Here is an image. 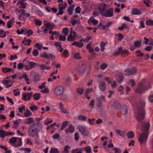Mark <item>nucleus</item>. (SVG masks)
Wrapping results in <instances>:
<instances>
[{"label": "nucleus", "instance_id": "nucleus-39", "mask_svg": "<svg viewBox=\"0 0 153 153\" xmlns=\"http://www.w3.org/2000/svg\"><path fill=\"white\" fill-rule=\"evenodd\" d=\"M122 49H123L122 47L119 48L118 51L115 52L114 53V55L115 56H117L120 54H121V51H122Z\"/></svg>", "mask_w": 153, "mask_h": 153}, {"label": "nucleus", "instance_id": "nucleus-27", "mask_svg": "<svg viewBox=\"0 0 153 153\" xmlns=\"http://www.w3.org/2000/svg\"><path fill=\"white\" fill-rule=\"evenodd\" d=\"M17 5H20V7L21 8L24 9L26 7V4L23 1H19L17 4Z\"/></svg>", "mask_w": 153, "mask_h": 153}, {"label": "nucleus", "instance_id": "nucleus-60", "mask_svg": "<svg viewBox=\"0 0 153 153\" xmlns=\"http://www.w3.org/2000/svg\"><path fill=\"white\" fill-rule=\"evenodd\" d=\"M35 63L33 62H30L29 64L30 65V69L33 68L35 65Z\"/></svg>", "mask_w": 153, "mask_h": 153}, {"label": "nucleus", "instance_id": "nucleus-13", "mask_svg": "<svg viewBox=\"0 0 153 153\" xmlns=\"http://www.w3.org/2000/svg\"><path fill=\"white\" fill-rule=\"evenodd\" d=\"M106 4L104 3L100 4L98 7V9L101 15L105 11Z\"/></svg>", "mask_w": 153, "mask_h": 153}, {"label": "nucleus", "instance_id": "nucleus-38", "mask_svg": "<svg viewBox=\"0 0 153 153\" xmlns=\"http://www.w3.org/2000/svg\"><path fill=\"white\" fill-rule=\"evenodd\" d=\"M106 44V43H104V42H102L100 43V45L101 51L103 52L104 51V47Z\"/></svg>", "mask_w": 153, "mask_h": 153}, {"label": "nucleus", "instance_id": "nucleus-61", "mask_svg": "<svg viewBox=\"0 0 153 153\" xmlns=\"http://www.w3.org/2000/svg\"><path fill=\"white\" fill-rule=\"evenodd\" d=\"M140 26L142 28H144L145 26L144 25V19H143V20L140 21Z\"/></svg>", "mask_w": 153, "mask_h": 153}, {"label": "nucleus", "instance_id": "nucleus-29", "mask_svg": "<svg viewBox=\"0 0 153 153\" xmlns=\"http://www.w3.org/2000/svg\"><path fill=\"white\" fill-rule=\"evenodd\" d=\"M74 5H72L70 6L68 8V13L69 15H71L73 13V11L74 8Z\"/></svg>", "mask_w": 153, "mask_h": 153}, {"label": "nucleus", "instance_id": "nucleus-17", "mask_svg": "<svg viewBox=\"0 0 153 153\" xmlns=\"http://www.w3.org/2000/svg\"><path fill=\"white\" fill-rule=\"evenodd\" d=\"M120 112L123 115H126L128 112V109L127 107L125 105H123L121 108Z\"/></svg>", "mask_w": 153, "mask_h": 153}, {"label": "nucleus", "instance_id": "nucleus-36", "mask_svg": "<svg viewBox=\"0 0 153 153\" xmlns=\"http://www.w3.org/2000/svg\"><path fill=\"white\" fill-rule=\"evenodd\" d=\"M27 124L30 125L32 123H34V121L33 118L31 117H30L27 119Z\"/></svg>", "mask_w": 153, "mask_h": 153}, {"label": "nucleus", "instance_id": "nucleus-16", "mask_svg": "<svg viewBox=\"0 0 153 153\" xmlns=\"http://www.w3.org/2000/svg\"><path fill=\"white\" fill-rule=\"evenodd\" d=\"M1 83L5 85L7 88H8L13 85V82L10 80H2Z\"/></svg>", "mask_w": 153, "mask_h": 153}, {"label": "nucleus", "instance_id": "nucleus-3", "mask_svg": "<svg viewBox=\"0 0 153 153\" xmlns=\"http://www.w3.org/2000/svg\"><path fill=\"white\" fill-rule=\"evenodd\" d=\"M144 82H140L137 88L135 90V92L138 93H142L151 88L150 84L148 82L147 83L146 86H144Z\"/></svg>", "mask_w": 153, "mask_h": 153}, {"label": "nucleus", "instance_id": "nucleus-56", "mask_svg": "<svg viewBox=\"0 0 153 153\" xmlns=\"http://www.w3.org/2000/svg\"><path fill=\"white\" fill-rule=\"evenodd\" d=\"M113 150L115 151L114 153H121V150L119 148H114L113 149Z\"/></svg>", "mask_w": 153, "mask_h": 153}, {"label": "nucleus", "instance_id": "nucleus-14", "mask_svg": "<svg viewBox=\"0 0 153 153\" xmlns=\"http://www.w3.org/2000/svg\"><path fill=\"white\" fill-rule=\"evenodd\" d=\"M32 95V92L30 93H25L22 95V100H29L30 99L31 96Z\"/></svg>", "mask_w": 153, "mask_h": 153}, {"label": "nucleus", "instance_id": "nucleus-26", "mask_svg": "<svg viewBox=\"0 0 153 153\" xmlns=\"http://www.w3.org/2000/svg\"><path fill=\"white\" fill-rule=\"evenodd\" d=\"M2 71L4 73H7L11 71H12L13 73L14 72L13 68L10 69L6 67L2 68Z\"/></svg>", "mask_w": 153, "mask_h": 153}, {"label": "nucleus", "instance_id": "nucleus-41", "mask_svg": "<svg viewBox=\"0 0 153 153\" xmlns=\"http://www.w3.org/2000/svg\"><path fill=\"white\" fill-rule=\"evenodd\" d=\"M41 95L39 93H36L33 95V98L34 100H38L40 97Z\"/></svg>", "mask_w": 153, "mask_h": 153}, {"label": "nucleus", "instance_id": "nucleus-30", "mask_svg": "<svg viewBox=\"0 0 153 153\" xmlns=\"http://www.w3.org/2000/svg\"><path fill=\"white\" fill-rule=\"evenodd\" d=\"M127 135L128 138L132 139L134 137V135L132 131H129L127 134Z\"/></svg>", "mask_w": 153, "mask_h": 153}, {"label": "nucleus", "instance_id": "nucleus-50", "mask_svg": "<svg viewBox=\"0 0 153 153\" xmlns=\"http://www.w3.org/2000/svg\"><path fill=\"white\" fill-rule=\"evenodd\" d=\"M35 25L38 26H40L42 24V22L39 19L35 20Z\"/></svg>", "mask_w": 153, "mask_h": 153}, {"label": "nucleus", "instance_id": "nucleus-49", "mask_svg": "<svg viewBox=\"0 0 153 153\" xmlns=\"http://www.w3.org/2000/svg\"><path fill=\"white\" fill-rule=\"evenodd\" d=\"M45 25L47 27H49L51 29H52L54 28V25L49 22L46 23L45 24Z\"/></svg>", "mask_w": 153, "mask_h": 153}, {"label": "nucleus", "instance_id": "nucleus-64", "mask_svg": "<svg viewBox=\"0 0 153 153\" xmlns=\"http://www.w3.org/2000/svg\"><path fill=\"white\" fill-rule=\"evenodd\" d=\"M148 100L151 102H153V95H149L148 99Z\"/></svg>", "mask_w": 153, "mask_h": 153}, {"label": "nucleus", "instance_id": "nucleus-45", "mask_svg": "<svg viewBox=\"0 0 153 153\" xmlns=\"http://www.w3.org/2000/svg\"><path fill=\"white\" fill-rule=\"evenodd\" d=\"M146 24L148 25H153V20L148 19L146 21Z\"/></svg>", "mask_w": 153, "mask_h": 153}, {"label": "nucleus", "instance_id": "nucleus-4", "mask_svg": "<svg viewBox=\"0 0 153 153\" xmlns=\"http://www.w3.org/2000/svg\"><path fill=\"white\" fill-rule=\"evenodd\" d=\"M86 64L84 61L81 60L78 63L76 70L78 73L80 74L84 73L86 71Z\"/></svg>", "mask_w": 153, "mask_h": 153}, {"label": "nucleus", "instance_id": "nucleus-22", "mask_svg": "<svg viewBox=\"0 0 153 153\" xmlns=\"http://www.w3.org/2000/svg\"><path fill=\"white\" fill-rule=\"evenodd\" d=\"M99 88L101 91H104L106 89V86L104 82H101L99 85Z\"/></svg>", "mask_w": 153, "mask_h": 153}, {"label": "nucleus", "instance_id": "nucleus-31", "mask_svg": "<svg viewBox=\"0 0 153 153\" xmlns=\"http://www.w3.org/2000/svg\"><path fill=\"white\" fill-rule=\"evenodd\" d=\"M142 40H139L138 41H135L134 43V45L135 47L139 48L141 46Z\"/></svg>", "mask_w": 153, "mask_h": 153}, {"label": "nucleus", "instance_id": "nucleus-1", "mask_svg": "<svg viewBox=\"0 0 153 153\" xmlns=\"http://www.w3.org/2000/svg\"><path fill=\"white\" fill-rule=\"evenodd\" d=\"M142 126V130L143 133L141 134L138 138V140L141 145L146 143L147 138L149 133V128L150 127L149 122H147L143 123H139L138 128H140L139 126Z\"/></svg>", "mask_w": 153, "mask_h": 153}, {"label": "nucleus", "instance_id": "nucleus-35", "mask_svg": "<svg viewBox=\"0 0 153 153\" xmlns=\"http://www.w3.org/2000/svg\"><path fill=\"white\" fill-rule=\"evenodd\" d=\"M68 124V121H64L62 123V125L61 126V130H63L66 127Z\"/></svg>", "mask_w": 153, "mask_h": 153}, {"label": "nucleus", "instance_id": "nucleus-2", "mask_svg": "<svg viewBox=\"0 0 153 153\" xmlns=\"http://www.w3.org/2000/svg\"><path fill=\"white\" fill-rule=\"evenodd\" d=\"M42 128V124L37 122L30 126L27 131V134L29 136L32 137H38L39 133Z\"/></svg>", "mask_w": 153, "mask_h": 153}, {"label": "nucleus", "instance_id": "nucleus-10", "mask_svg": "<svg viewBox=\"0 0 153 153\" xmlns=\"http://www.w3.org/2000/svg\"><path fill=\"white\" fill-rule=\"evenodd\" d=\"M40 56L41 57L50 59H53L55 58V56L52 53H49L48 54H47L45 52H44L42 53L41 54Z\"/></svg>", "mask_w": 153, "mask_h": 153}, {"label": "nucleus", "instance_id": "nucleus-12", "mask_svg": "<svg viewBox=\"0 0 153 153\" xmlns=\"http://www.w3.org/2000/svg\"><path fill=\"white\" fill-rule=\"evenodd\" d=\"M13 132H6L5 131L1 129L0 130V137L4 138L5 136L9 135L13 136Z\"/></svg>", "mask_w": 153, "mask_h": 153}, {"label": "nucleus", "instance_id": "nucleus-47", "mask_svg": "<svg viewBox=\"0 0 153 153\" xmlns=\"http://www.w3.org/2000/svg\"><path fill=\"white\" fill-rule=\"evenodd\" d=\"M6 36V33L4 32L3 30H0V37H4Z\"/></svg>", "mask_w": 153, "mask_h": 153}, {"label": "nucleus", "instance_id": "nucleus-18", "mask_svg": "<svg viewBox=\"0 0 153 153\" xmlns=\"http://www.w3.org/2000/svg\"><path fill=\"white\" fill-rule=\"evenodd\" d=\"M73 35L71 34H69L67 37V40L68 41H73L75 40V37L76 36V33L75 32H73Z\"/></svg>", "mask_w": 153, "mask_h": 153}, {"label": "nucleus", "instance_id": "nucleus-23", "mask_svg": "<svg viewBox=\"0 0 153 153\" xmlns=\"http://www.w3.org/2000/svg\"><path fill=\"white\" fill-rule=\"evenodd\" d=\"M141 13L140 10L134 8L132 10L131 13L133 15H140Z\"/></svg>", "mask_w": 153, "mask_h": 153}, {"label": "nucleus", "instance_id": "nucleus-58", "mask_svg": "<svg viewBox=\"0 0 153 153\" xmlns=\"http://www.w3.org/2000/svg\"><path fill=\"white\" fill-rule=\"evenodd\" d=\"M13 122L14 125L18 126V125L21 123V120L20 119H18L15 121H13Z\"/></svg>", "mask_w": 153, "mask_h": 153}, {"label": "nucleus", "instance_id": "nucleus-20", "mask_svg": "<svg viewBox=\"0 0 153 153\" xmlns=\"http://www.w3.org/2000/svg\"><path fill=\"white\" fill-rule=\"evenodd\" d=\"M14 23V18H12L10 20L8 21L7 23V27L9 28H11L12 27V25Z\"/></svg>", "mask_w": 153, "mask_h": 153}, {"label": "nucleus", "instance_id": "nucleus-40", "mask_svg": "<svg viewBox=\"0 0 153 153\" xmlns=\"http://www.w3.org/2000/svg\"><path fill=\"white\" fill-rule=\"evenodd\" d=\"M69 30L68 28L67 27L64 28L63 29L62 33L65 35V36L68 35Z\"/></svg>", "mask_w": 153, "mask_h": 153}, {"label": "nucleus", "instance_id": "nucleus-34", "mask_svg": "<svg viewBox=\"0 0 153 153\" xmlns=\"http://www.w3.org/2000/svg\"><path fill=\"white\" fill-rule=\"evenodd\" d=\"M78 119L80 120L85 121L86 120L87 117L85 116L81 115L78 116Z\"/></svg>", "mask_w": 153, "mask_h": 153}, {"label": "nucleus", "instance_id": "nucleus-15", "mask_svg": "<svg viewBox=\"0 0 153 153\" xmlns=\"http://www.w3.org/2000/svg\"><path fill=\"white\" fill-rule=\"evenodd\" d=\"M125 75L126 76H129L136 73L137 71L134 68H133L131 70L127 69L125 71Z\"/></svg>", "mask_w": 153, "mask_h": 153}, {"label": "nucleus", "instance_id": "nucleus-52", "mask_svg": "<svg viewBox=\"0 0 153 153\" xmlns=\"http://www.w3.org/2000/svg\"><path fill=\"white\" fill-rule=\"evenodd\" d=\"M98 103L97 104V106L99 108H100L101 107L102 104V102L101 100L99 98L97 99Z\"/></svg>", "mask_w": 153, "mask_h": 153}, {"label": "nucleus", "instance_id": "nucleus-55", "mask_svg": "<svg viewBox=\"0 0 153 153\" xmlns=\"http://www.w3.org/2000/svg\"><path fill=\"white\" fill-rule=\"evenodd\" d=\"M108 67L107 65L105 63H103L100 66V68L102 70H104L106 68Z\"/></svg>", "mask_w": 153, "mask_h": 153}, {"label": "nucleus", "instance_id": "nucleus-54", "mask_svg": "<svg viewBox=\"0 0 153 153\" xmlns=\"http://www.w3.org/2000/svg\"><path fill=\"white\" fill-rule=\"evenodd\" d=\"M58 150L57 149H51L50 150V153H59Z\"/></svg>", "mask_w": 153, "mask_h": 153}, {"label": "nucleus", "instance_id": "nucleus-33", "mask_svg": "<svg viewBox=\"0 0 153 153\" xmlns=\"http://www.w3.org/2000/svg\"><path fill=\"white\" fill-rule=\"evenodd\" d=\"M83 150L81 149L82 151L83 150L86 152L87 153H90L91 152V149L90 146L85 147L83 148Z\"/></svg>", "mask_w": 153, "mask_h": 153}, {"label": "nucleus", "instance_id": "nucleus-51", "mask_svg": "<svg viewBox=\"0 0 153 153\" xmlns=\"http://www.w3.org/2000/svg\"><path fill=\"white\" fill-rule=\"evenodd\" d=\"M65 36H62V35H60L59 37V40L60 41H65L66 40Z\"/></svg>", "mask_w": 153, "mask_h": 153}, {"label": "nucleus", "instance_id": "nucleus-42", "mask_svg": "<svg viewBox=\"0 0 153 153\" xmlns=\"http://www.w3.org/2000/svg\"><path fill=\"white\" fill-rule=\"evenodd\" d=\"M31 114L30 111L27 109L26 110V112L24 113V115L25 117H27L30 116Z\"/></svg>", "mask_w": 153, "mask_h": 153}, {"label": "nucleus", "instance_id": "nucleus-48", "mask_svg": "<svg viewBox=\"0 0 153 153\" xmlns=\"http://www.w3.org/2000/svg\"><path fill=\"white\" fill-rule=\"evenodd\" d=\"M16 141V138L13 137L10 139L9 143H14Z\"/></svg>", "mask_w": 153, "mask_h": 153}, {"label": "nucleus", "instance_id": "nucleus-5", "mask_svg": "<svg viewBox=\"0 0 153 153\" xmlns=\"http://www.w3.org/2000/svg\"><path fill=\"white\" fill-rule=\"evenodd\" d=\"M145 110L143 109H138L137 113L136 116V118L138 121H140L143 120L145 115Z\"/></svg>", "mask_w": 153, "mask_h": 153}, {"label": "nucleus", "instance_id": "nucleus-24", "mask_svg": "<svg viewBox=\"0 0 153 153\" xmlns=\"http://www.w3.org/2000/svg\"><path fill=\"white\" fill-rule=\"evenodd\" d=\"M72 45H75L79 48H82L83 46V44L82 43H79L75 41L72 43Z\"/></svg>", "mask_w": 153, "mask_h": 153}, {"label": "nucleus", "instance_id": "nucleus-8", "mask_svg": "<svg viewBox=\"0 0 153 153\" xmlns=\"http://www.w3.org/2000/svg\"><path fill=\"white\" fill-rule=\"evenodd\" d=\"M102 15L106 17H111L114 16V9L111 8L105 10Z\"/></svg>", "mask_w": 153, "mask_h": 153}, {"label": "nucleus", "instance_id": "nucleus-6", "mask_svg": "<svg viewBox=\"0 0 153 153\" xmlns=\"http://www.w3.org/2000/svg\"><path fill=\"white\" fill-rule=\"evenodd\" d=\"M65 91L64 87L62 86H57L55 88L54 94L56 96L62 95L63 94Z\"/></svg>", "mask_w": 153, "mask_h": 153}, {"label": "nucleus", "instance_id": "nucleus-9", "mask_svg": "<svg viewBox=\"0 0 153 153\" xmlns=\"http://www.w3.org/2000/svg\"><path fill=\"white\" fill-rule=\"evenodd\" d=\"M30 76L33 77V80L35 82H36L39 80V74L35 72L31 71L30 74Z\"/></svg>", "mask_w": 153, "mask_h": 153}, {"label": "nucleus", "instance_id": "nucleus-63", "mask_svg": "<svg viewBox=\"0 0 153 153\" xmlns=\"http://www.w3.org/2000/svg\"><path fill=\"white\" fill-rule=\"evenodd\" d=\"M62 9L61 8H60L59 9V12L57 13L56 14L57 16H59V15H62L63 13V11Z\"/></svg>", "mask_w": 153, "mask_h": 153}, {"label": "nucleus", "instance_id": "nucleus-32", "mask_svg": "<svg viewBox=\"0 0 153 153\" xmlns=\"http://www.w3.org/2000/svg\"><path fill=\"white\" fill-rule=\"evenodd\" d=\"M70 149V147L69 146L66 145L65 146L64 150L62 151V153H69V150Z\"/></svg>", "mask_w": 153, "mask_h": 153}, {"label": "nucleus", "instance_id": "nucleus-7", "mask_svg": "<svg viewBox=\"0 0 153 153\" xmlns=\"http://www.w3.org/2000/svg\"><path fill=\"white\" fill-rule=\"evenodd\" d=\"M78 128L82 134L85 136H88L89 135V131L85 126L79 125L78 126Z\"/></svg>", "mask_w": 153, "mask_h": 153}, {"label": "nucleus", "instance_id": "nucleus-25", "mask_svg": "<svg viewBox=\"0 0 153 153\" xmlns=\"http://www.w3.org/2000/svg\"><path fill=\"white\" fill-rule=\"evenodd\" d=\"M115 132L117 134L119 135L122 137H123L125 136V131H122L119 129H116Z\"/></svg>", "mask_w": 153, "mask_h": 153}, {"label": "nucleus", "instance_id": "nucleus-11", "mask_svg": "<svg viewBox=\"0 0 153 153\" xmlns=\"http://www.w3.org/2000/svg\"><path fill=\"white\" fill-rule=\"evenodd\" d=\"M111 104L112 106L116 109H118L120 108V105L119 101L116 99L112 100L111 101Z\"/></svg>", "mask_w": 153, "mask_h": 153}, {"label": "nucleus", "instance_id": "nucleus-43", "mask_svg": "<svg viewBox=\"0 0 153 153\" xmlns=\"http://www.w3.org/2000/svg\"><path fill=\"white\" fill-rule=\"evenodd\" d=\"M18 139H19L18 143L17 144H15L14 145V146L15 148L19 147L22 145V138H19Z\"/></svg>", "mask_w": 153, "mask_h": 153}, {"label": "nucleus", "instance_id": "nucleus-57", "mask_svg": "<svg viewBox=\"0 0 153 153\" xmlns=\"http://www.w3.org/2000/svg\"><path fill=\"white\" fill-rule=\"evenodd\" d=\"M13 93L14 95L15 96H17L19 95L20 94V92L19 91L18 89H17L16 90H14L13 91Z\"/></svg>", "mask_w": 153, "mask_h": 153}, {"label": "nucleus", "instance_id": "nucleus-19", "mask_svg": "<svg viewBox=\"0 0 153 153\" xmlns=\"http://www.w3.org/2000/svg\"><path fill=\"white\" fill-rule=\"evenodd\" d=\"M138 104L139 106L141 108H139V109H143L145 110L144 108L146 105V102L144 100H140L138 102Z\"/></svg>", "mask_w": 153, "mask_h": 153}, {"label": "nucleus", "instance_id": "nucleus-37", "mask_svg": "<svg viewBox=\"0 0 153 153\" xmlns=\"http://www.w3.org/2000/svg\"><path fill=\"white\" fill-rule=\"evenodd\" d=\"M76 91L78 94L81 95L83 93L84 89L82 88H79L76 89Z\"/></svg>", "mask_w": 153, "mask_h": 153}, {"label": "nucleus", "instance_id": "nucleus-21", "mask_svg": "<svg viewBox=\"0 0 153 153\" xmlns=\"http://www.w3.org/2000/svg\"><path fill=\"white\" fill-rule=\"evenodd\" d=\"M123 75L121 74H119L117 75L116 79L119 82H121L123 79Z\"/></svg>", "mask_w": 153, "mask_h": 153}, {"label": "nucleus", "instance_id": "nucleus-53", "mask_svg": "<svg viewBox=\"0 0 153 153\" xmlns=\"http://www.w3.org/2000/svg\"><path fill=\"white\" fill-rule=\"evenodd\" d=\"M50 34H52L53 36V35H56L57 36L59 35V31H53L52 30H51L49 32Z\"/></svg>", "mask_w": 153, "mask_h": 153}, {"label": "nucleus", "instance_id": "nucleus-28", "mask_svg": "<svg viewBox=\"0 0 153 153\" xmlns=\"http://www.w3.org/2000/svg\"><path fill=\"white\" fill-rule=\"evenodd\" d=\"M40 68L42 70H43L45 69L47 70H49L51 68L50 66H47L44 64H41L40 65Z\"/></svg>", "mask_w": 153, "mask_h": 153}, {"label": "nucleus", "instance_id": "nucleus-46", "mask_svg": "<svg viewBox=\"0 0 153 153\" xmlns=\"http://www.w3.org/2000/svg\"><path fill=\"white\" fill-rule=\"evenodd\" d=\"M69 52L68 51L67 49H65L62 54V55L65 58H67L68 56Z\"/></svg>", "mask_w": 153, "mask_h": 153}, {"label": "nucleus", "instance_id": "nucleus-62", "mask_svg": "<svg viewBox=\"0 0 153 153\" xmlns=\"http://www.w3.org/2000/svg\"><path fill=\"white\" fill-rule=\"evenodd\" d=\"M118 40L119 41H121L123 39V36L121 33H118Z\"/></svg>", "mask_w": 153, "mask_h": 153}, {"label": "nucleus", "instance_id": "nucleus-59", "mask_svg": "<svg viewBox=\"0 0 153 153\" xmlns=\"http://www.w3.org/2000/svg\"><path fill=\"white\" fill-rule=\"evenodd\" d=\"M39 54V51L37 49H34L33 52V54L34 56H36Z\"/></svg>", "mask_w": 153, "mask_h": 153}, {"label": "nucleus", "instance_id": "nucleus-44", "mask_svg": "<svg viewBox=\"0 0 153 153\" xmlns=\"http://www.w3.org/2000/svg\"><path fill=\"white\" fill-rule=\"evenodd\" d=\"M74 59H82V57L80 56L79 53L78 52L74 54Z\"/></svg>", "mask_w": 153, "mask_h": 153}]
</instances>
